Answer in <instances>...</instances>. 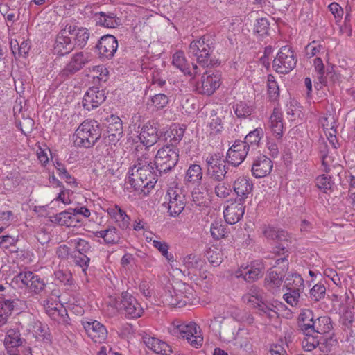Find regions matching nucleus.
I'll return each mask as SVG.
<instances>
[{"label": "nucleus", "instance_id": "603ef678", "mask_svg": "<svg viewBox=\"0 0 355 355\" xmlns=\"http://www.w3.org/2000/svg\"><path fill=\"white\" fill-rule=\"evenodd\" d=\"M209 262L214 267L218 266L223 261V254L218 249L209 248L205 253Z\"/></svg>", "mask_w": 355, "mask_h": 355}, {"label": "nucleus", "instance_id": "2eb2a0df", "mask_svg": "<svg viewBox=\"0 0 355 355\" xmlns=\"http://www.w3.org/2000/svg\"><path fill=\"white\" fill-rule=\"evenodd\" d=\"M249 148L242 141H236L229 148L225 160L232 166H239L245 159L249 152Z\"/></svg>", "mask_w": 355, "mask_h": 355}, {"label": "nucleus", "instance_id": "0eeeda50", "mask_svg": "<svg viewBox=\"0 0 355 355\" xmlns=\"http://www.w3.org/2000/svg\"><path fill=\"white\" fill-rule=\"evenodd\" d=\"M179 160V149L176 146L166 145L159 148L155 157L156 170L160 175L172 170Z\"/></svg>", "mask_w": 355, "mask_h": 355}, {"label": "nucleus", "instance_id": "7ed1b4c3", "mask_svg": "<svg viewBox=\"0 0 355 355\" xmlns=\"http://www.w3.org/2000/svg\"><path fill=\"white\" fill-rule=\"evenodd\" d=\"M108 303L130 319L140 318L144 313V309L137 299L128 292H123L119 297H110Z\"/></svg>", "mask_w": 355, "mask_h": 355}, {"label": "nucleus", "instance_id": "8fccbe9b", "mask_svg": "<svg viewBox=\"0 0 355 355\" xmlns=\"http://www.w3.org/2000/svg\"><path fill=\"white\" fill-rule=\"evenodd\" d=\"M270 22L267 18L258 19L254 24V33L259 37H264L268 35Z\"/></svg>", "mask_w": 355, "mask_h": 355}, {"label": "nucleus", "instance_id": "473e14b6", "mask_svg": "<svg viewBox=\"0 0 355 355\" xmlns=\"http://www.w3.org/2000/svg\"><path fill=\"white\" fill-rule=\"evenodd\" d=\"M96 24L105 28H114L121 24L120 19L112 12H100L96 14Z\"/></svg>", "mask_w": 355, "mask_h": 355}, {"label": "nucleus", "instance_id": "9b49d317", "mask_svg": "<svg viewBox=\"0 0 355 355\" xmlns=\"http://www.w3.org/2000/svg\"><path fill=\"white\" fill-rule=\"evenodd\" d=\"M169 215L173 217L179 216L186 205V196L178 187H170L165 196Z\"/></svg>", "mask_w": 355, "mask_h": 355}, {"label": "nucleus", "instance_id": "a878e982", "mask_svg": "<svg viewBox=\"0 0 355 355\" xmlns=\"http://www.w3.org/2000/svg\"><path fill=\"white\" fill-rule=\"evenodd\" d=\"M253 184L250 179L245 177H239L233 183V189L237 196L236 200L243 202L251 194Z\"/></svg>", "mask_w": 355, "mask_h": 355}, {"label": "nucleus", "instance_id": "e2e57ef3", "mask_svg": "<svg viewBox=\"0 0 355 355\" xmlns=\"http://www.w3.org/2000/svg\"><path fill=\"white\" fill-rule=\"evenodd\" d=\"M326 293V288L323 284H317L310 291V297L315 301L318 302L321 299L324 297Z\"/></svg>", "mask_w": 355, "mask_h": 355}, {"label": "nucleus", "instance_id": "a211bd4d", "mask_svg": "<svg viewBox=\"0 0 355 355\" xmlns=\"http://www.w3.org/2000/svg\"><path fill=\"white\" fill-rule=\"evenodd\" d=\"M106 99L105 92L97 87H89L83 96L82 104L88 111L97 108Z\"/></svg>", "mask_w": 355, "mask_h": 355}, {"label": "nucleus", "instance_id": "20e7f679", "mask_svg": "<svg viewBox=\"0 0 355 355\" xmlns=\"http://www.w3.org/2000/svg\"><path fill=\"white\" fill-rule=\"evenodd\" d=\"M101 137L99 123L94 120L84 121L74 135L75 145L90 148L93 146Z\"/></svg>", "mask_w": 355, "mask_h": 355}, {"label": "nucleus", "instance_id": "c756f323", "mask_svg": "<svg viewBox=\"0 0 355 355\" xmlns=\"http://www.w3.org/2000/svg\"><path fill=\"white\" fill-rule=\"evenodd\" d=\"M183 265L188 270L189 274L196 275L200 272L205 264V261L200 255L190 254L184 257L182 259Z\"/></svg>", "mask_w": 355, "mask_h": 355}, {"label": "nucleus", "instance_id": "ddd939ff", "mask_svg": "<svg viewBox=\"0 0 355 355\" xmlns=\"http://www.w3.org/2000/svg\"><path fill=\"white\" fill-rule=\"evenodd\" d=\"M60 30L56 35L53 45V52L55 54L63 56L70 53L75 48L73 41L68 33V28L64 21L60 24Z\"/></svg>", "mask_w": 355, "mask_h": 355}, {"label": "nucleus", "instance_id": "f704fd0d", "mask_svg": "<svg viewBox=\"0 0 355 355\" xmlns=\"http://www.w3.org/2000/svg\"><path fill=\"white\" fill-rule=\"evenodd\" d=\"M203 175L202 169L199 164H191L187 170L184 181L187 183L199 184Z\"/></svg>", "mask_w": 355, "mask_h": 355}, {"label": "nucleus", "instance_id": "f03ea898", "mask_svg": "<svg viewBox=\"0 0 355 355\" xmlns=\"http://www.w3.org/2000/svg\"><path fill=\"white\" fill-rule=\"evenodd\" d=\"M216 44L214 34L204 35L190 43L188 54L202 67H209L214 64L211 55Z\"/></svg>", "mask_w": 355, "mask_h": 355}, {"label": "nucleus", "instance_id": "0e129e2a", "mask_svg": "<svg viewBox=\"0 0 355 355\" xmlns=\"http://www.w3.org/2000/svg\"><path fill=\"white\" fill-rule=\"evenodd\" d=\"M323 49V46L319 41L313 40L309 43L305 47L306 55L311 58L316 55Z\"/></svg>", "mask_w": 355, "mask_h": 355}, {"label": "nucleus", "instance_id": "49530a36", "mask_svg": "<svg viewBox=\"0 0 355 355\" xmlns=\"http://www.w3.org/2000/svg\"><path fill=\"white\" fill-rule=\"evenodd\" d=\"M303 334L304 338L302 340V346L304 351L311 352L317 347H319L320 340L317 336H313L312 333Z\"/></svg>", "mask_w": 355, "mask_h": 355}, {"label": "nucleus", "instance_id": "cd10ccee", "mask_svg": "<svg viewBox=\"0 0 355 355\" xmlns=\"http://www.w3.org/2000/svg\"><path fill=\"white\" fill-rule=\"evenodd\" d=\"M315 315L309 309H302L297 318V327L302 334L312 333V327L315 322Z\"/></svg>", "mask_w": 355, "mask_h": 355}, {"label": "nucleus", "instance_id": "dca6fc26", "mask_svg": "<svg viewBox=\"0 0 355 355\" xmlns=\"http://www.w3.org/2000/svg\"><path fill=\"white\" fill-rule=\"evenodd\" d=\"M262 233L268 239L284 243L276 247L277 250L275 252L279 253L280 251H284L288 247L289 243H291V235L283 230L277 229L271 226H264L262 228Z\"/></svg>", "mask_w": 355, "mask_h": 355}, {"label": "nucleus", "instance_id": "37998d69", "mask_svg": "<svg viewBox=\"0 0 355 355\" xmlns=\"http://www.w3.org/2000/svg\"><path fill=\"white\" fill-rule=\"evenodd\" d=\"M267 92L270 101H277L279 98V88L275 77L272 75L268 76Z\"/></svg>", "mask_w": 355, "mask_h": 355}, {"label": "nucleus", "instance_id": "774afa93", "mask_svg": "<svg viewBox=\"0 0 355 355\" xmlns=\"http://www.w3.org/2000/svg\"><path fill=\"white\" fill-rule=\"evenodd\" d=\"M151 101H152L153 105L157 109H162L168 104V98L166 94H158L154 95L153 96Z\"/></svg>", "mask_w": 355, "mask_h": 355}, {"label": "nucleus", "instance_id": "f257e3e1", "mask_svg": "<svg viewBox=\"0 0 355 355\" xmlns=\"http://www.w3.org/2000/svg\"><path fill=\"white\" fill-rule=\"evenodd\" d=\"M127 183L139 193L146 194L154 187L157 182L153 167L146 157H139L137 164L128 172Z\"/></svg>", "mask_w": 355, "mask_h": 355}, {"label": "nucleus", "instance_id": "6e6552de", "mask_svg": "<svg viewBox=\"0 0 355 355\" xmlns=\"http://www.w3.org/2000/svg\"><path fill=\"white\" fill-rule=\"evenodd\" d=\"M222 83V75L219 71H206L195 84V91L200 94L211 96Z\"/></svg>", "mask_w": 355, "mask_h": 355}, {"label": "nucleus", "instance_id": "58836bf2", "mask_svg": "<svg viewBox=\"0 0 355 355\" xmlns=\"http://www.w3.org/2000/svg\"><path fill=\"white\" fill-rule=\"evenodd\" d=\"M68 243L73 247L74 250L73 252H76L77 254H87L92 248L89 241L81 238L71 239L68 241Z\"/></svg>", "mask_w": 355, "mask_h": 355}, {"label": "nucleus", "instance_id": "aec40b11", "mask_svg": "<svg viewBox=\"0 0 355 355\" xmlns=\"http://www.w3.org/2000/svg\"><path fill=\"white\" fill-rule=\"evenodd\" d=\"M158 128L153 121H148L141 128L139 139L146 148L155 144L159 139Z\"/></svg>", "mask_w": 355, "mask_h": 355}, {"label": "nucleus", "instance_id": "3c124183", "mask_svg": "<svg viewBox=\"0 0 355 355\" xmlns=\"http://www.w3.org/2000/svg\"><path fill=\"white\" fill-rule=\"evenodd\" d=\"M46 286V283L44 279L35 274L31 283L29 284L28 288L31 292L35 294H40L45 289Z\"/></svg>", "mask_w": 355, "mask_h": 355}, {"label": "nucleus", "instance_id": "09e8293b", "mask_svg": "<svg viewBox=\"0 0 355 355\" xmlns=\"http://www.w3.org/2000/svg\"><path fill=\"white\" fill-rule=\"evenodd\" d=\"M319 340V349L323 353L330 352L338 343L337 339L334 338V334L328 337H321Z\"/></svg>", "mask_w": 355, "mask_h": 355}, {"label": "nucleus", "instance_id": "b1692460", "mask_svg": "<svg viewBox=\"0 0 355 355\" xmlns=\"http://www.w3.org/2000/svg\"><path fill=\"white\" fill-rule=\"evenodd\" d=\"M145 345L151 351L162 355H170L173 351L171 347L166 342L145 334L142 336Z\"/></svg>", "mask_w": 355, "mask_h": 355}, {"label": "nucleus", "instance_id": "f3484780", "mask_svg": "<svg viewBox=\"0 0 355 355\" xmlns=\"http://www.w3.org/2000/svg\"><path fill=\"white\" fill-rule=\"evenodd\" d=\"M68 33L73 37V44L78 48L83 49L85 46L90 36V33L87 28L78 26V24L71 20L64 21Z\"/></svg>", "mask_w": 355, "mask_h": 355}, {"label": "nucleus", "instance_id": "1a4fd4ad", "mask_svg": "<svg viewBox=\"0 0 355 355\" xmlns=\"http://www.w3.org/2000/svg\"><path fill=\"white\" fill-rule=\"evenodd\" d=\"M288 269V261L286 257L278 259L272 268H270L265 277V286L269 291H275L279 288L283 282L285 272Z\"/></svg>", "mask_w": 355, "mask_h": 355}, {"label": "nucleus", "instance_id": "79ce46f5", "mask_svg": "<svg viewBox=\"0 0 355 355\" xmlns=\"http://www.w3.org/2000/svg\"><path fill=\"white\" fill-rule=\"evenodd\" d=\"M34 275L35 273L31 271H22L13 277L12 282L19 288H28Z\"/></svg>", "mask_w": 355, "mask_h": 355}, {"label": "nucleus", "instance_id": "a19ab883", "mask_svg": "<svg viewBox=\"0 0 355 355\" xmlns=\"http://www.w3.org/2000/svg\"><path fill=\"white\" fill-rule=\"evenodd\" d=\"M317 187L325 193L332 192L334 182L331 180V177L327 174L319 175L315 179Z\"/></svg>", "mask_w": 355, "mask_h": 355}, {"label": "nucleus", "instance_id": "5701e85b", "mask_svg": "<svg viewBox=\"0 0 355 355\" xmlns=\"http://www.w3.org/2000/svg\"><path fill=\"white\" fill-rule=\"evenodd\" d=\"M272 167V162L270 158L265 155H260L253 161L251 172L256 178H261L269 175Z\"/></svg>", "mask_w": 355, "mask_h": 355}, {"label": "nucleus", "instance_id": "c9c22d12", "mask_svg": "<svg viewBox=\"0 0 355 355\" xmlns=\"http://www.w3.org/2000/svg\"><path fill=\"white\" fill-rule=\"evenodd\" d=\"M172 64L180 69L185 75L191 76V71L189 67L184 53L182 51L175 52L172 57Z\"/></svg>", "mask_w": 355, "mask_h": 355}, {"label": "nucleus", "instance_id": "69168bd1", "mask_svg": "<svg viewBox=\"0 0 355 355\" xmlns=\"http://www.w3.org/2000/svg\"><path fill=\"white\" fill-rule=\"evenodd\" d=\"M55 279L64 285H71L72 284V275L69 271L58 270L55 273Z\"/></svg>", "mask_w": 355, "mask_h": 355}, {"label": "nucleus", "instance_id": "9d476101", "mask_svg": "<svg viewBox=\"0 0 355 355\" xmlns=\"http://www.w3.org/2000/svg\"><path fill=\"white\" fill-rule=\"evenodd\" d=\"M297 58L292 48L289 46L282 47L273 60L272 67L280 73H288L297 64Z\"/></svg>", "mask_w": 355, "mask_h": 355}, {"label": "nucleus", "instance_id": "ea45409f", "mask_svg": "<svg viewBox=\"0 0 355 355\" xmlns=\"http://www.w3.org/2000/svg\"><path fill=\"white\" fill-rule=\"evenodd\" d=\"M287 290L293 288L297 291H303L304 289V279L300 275L292 273L288 275L286 279Z\"/></svg>", "mask_w": 355, "mask_h": 355}, {"label": "nucleus", "instance_id": "7c9ffc66", "mask_svg": "<svg viewBox=\"0 0 355 355\" xmlns=\"http://www.w3.org/2000/svg\"><path fill=\"white\" fill-rule=\"evenodd\" d=\"M270 128L273 135L280 139L283 135L284 123L282 112L278 107H274L272 113L270 116Z\"/></svg>", "mask_w": 355, "mask_h": 355}, {"label": "nucleus", "instance_id": "e433bc0d", "mask_svg": "<svg viewBox=\"0 0 355 355\" xmlns=\"http://www.w3.org/2000/svg\"><path fill=\"white\" fill-rule=\"evenodd\" d=\"M185 132V128L180 126L179 125L174 124L171 126L167 136L169 138L171 146H175L182 140Z\"/></svg>", "mask_w": 355, "mask_h": 355}, {"label": "nucleus", "instance_id": "de8ad7c7", "mask_svg": "<svg viewBox=\"0 0 355 355\" xmlns=\"http://www.w3.org/2000/svg\"><path fill=\"white\" fill-rule=\"evenodd\" d=\"M71 260L73 264L81 268L82 272L87 274V270L90 263V258L87 254H77L76 252H73Z\"/></svg>", "mask_w": 355, "mask_h": 355}, {"label": "nucleus", "instance_id": "412c9836", "mask_svg": "<svg viewBox=\"0 0 355 355\" xmlns=\"http://www.w3.org/2000/svg\"><path fill=\"white\" fill-rule=\"evenodd\" d=\"M83 327L87 336L95 343H101L107 336L105 327L97 320L85 321L83 322Z\"/></svg>", "mask_w": 355, "mask_h": 355}, {"label": "nucleus", "instance_id": "423d86ee", "mask_svg": "<svg viewBox=\"0 0 355 355\" xmlns=\"http://www.w3.org/2000/svg\"><path fill=\"white\" fill-rule=\"evenodd\" d=\"M222 153H209L205 158V175L213 182H223L227 173L228 166Z\"/></svg>", "mask_w": 355, "mask_h": 355}, {"label": "nucleus", "instance_id": "4468645a", "mask_svg": "<svg viewBox=\"0 0 355 355\" xmlns=\"http://www.w3.org/2000/svg\"><path fill=\"white\" fill-rule=\"evenodd\" d=\"M264 266L261 261H254L250 264L241 266L235 271L236 278H243L247 282H253L259 279L263 273Z\"/></svg>", "mask_w": 355, "mask_h": 355}, {"label": "nucleus", "instance_id": "2f4dec72", "mask_svg": "<svg viewBox=\"0 0 355 355\" xmlns=\"http://www.w3.org/2000/svg\"><path fill=\"white\" fill-rule=\"evenodd\" d=\"M96 237L102 238L104 242L108 245H116L121 243V233L114 226H110L106 230L94 232Z\"/></svg>", "mask_w": 355, "mask_h": 355}, {"label": "nucleus", "instance_id": "f8f14e48", "mask_svg": "<svg viewBox=\"0 0 355 355\" xmlns=\"http://www.w3.org/2000/svg\"><path fill=\"white\" fill-rule=\"evenodd\" d=\"M92 60L89 53L80 51L73 54L64 69L59 73L60 78L65 80L83 69Z\"/></svg>", "mask_w": 355, "mask_h": 355}, {"label": "nucleus", "instance_id": "bb28decb", "mask_svg": "<svg viewBox=\"0 0 355 355\" xmlns=\"http://www.w3.org/2000/svg\"><path fill=\"white\" fill-rule=\"evenodd\" d=\"M51 221L67 227H76L81 222L71 208L51 216Z\"/></svg>", "mask_w": 355, "mask_h": 355}, {"label": "nucleus", "instance_id": "72a5a7b5", "mask_svg": "<svg viewBox=\"0 0 355 355\" xmlns=\"http://www.w3.org/2000/svg\"><path fill=\"white\" fill-rule=\"evenodd\" d=\"M333 329L331 319L327 315L319 316L315 318L312 327V333L320 334H329Z\"/></svg>", "mask_w": 355, "mask_h": 355}, {"label": "nucleus", "instance_id": "052dcab7", "mask_svg": "<svg viewBox=\"0 0 355 355\" xmlns=\"http://www.w3.org/2000/svg\"><path fill=\"white\" fill-rule=\"evenodd\" d=\"M313 66L315 68V71L317 72L318 79L320 83L322 85H325V69L322 59L319 57L315 58L313 60Z\"/></svg>", "mask_w": 355, "mask_h": 355}, {"label": "nucleus", "instance_id": "393cba45", "mask_svg": "<svg viewBox=\"0 0 355 355\" xmlns=\"http://www.w3.org/2000/svg\"><path fill=\"white\" fill-rule=\"evenodd\" d=\"M245 206L242 202L236 200L227 205L223 211L225 221L233 225L239 222L245 213Z\"/></svg>", "mask_w": 355, "mask_h": 355}, {"label": "nucleus", "instance_id": "6ab92c4d", "mask_svg": "<svg viewBox=\"0 0 355 355\" xmlns=\"http://www.w3.org/2000/svg\"><path fill=\"white\" fill-rule=\"evenodd\" d=\"M96 48L101 58L111 59L116 52L118 48V41L116 38L112 35H106L100 39Z\"/></svg>", "mask_w": 355, "mask_h": 355}, {"label": "nucleus", "instance_id": "338daca9", "mask_svg": "<svg viewBox=\"0 0 355 355\" xmlns=\"http://www.w3.org/2000/svg\"><path fill=\"white\" fill-rule=\"evenodd\" d=\"M114 220L121 230H127L130 226V218L123 209Z\"/></svg>", "mask_w": 355, "mask_h": 355}, {"label": "nucleus", "instance_id": "a18cd8bd", "mask_svg": "<svg viewBox=\"0 0 355 355\" xmlns=\"http://www.w3.org/2000/svg\"><path fill=\"white\" fill-rule=\"evenodd\" d=\"M90 72L93 74L92 77L95 83H105L107 80L108 70L103 65L93 66L89 68Z\"/></svg>", "mask_w": 355, "mask_h": 355}, {"label": "nucleus", "instance_id": "5fc2aeb1", "mask_svg": "<svg viewBox=\"0 0 355 355\" xmlns=\"http://www.w3.org/2000/svg\"><path fill=\"white\" fill-rule=\"evenodd\" d=\"M235 114L239 118H246L252 114L253 109L245 102H240L234 106Z\"/></svg>", "mask_w": 355, "mask_h": 355}, {"label": "nucleus", "instance_id": "4d7b16f0", "mask_svg": "<svg viewBox=\"0 0 355 355\" xmlns=\"http://www.w3.org/2000/svg\"><path fill=\"white\" fill-rule=\"evenodd\" d=\"M111 123L107 125V133H119L123 135V125L121 120L116 116H110Z\"/></svg>", "mask_w": 355, "mask_h": 355}, {"label": "nucleus", "instance_id": "4be33fe9", "mask_svg": "<svg viewBox=\"0 0 355 355\" xmlns=\"http://www.w3.org/2000/svg\"><path fill=\"white\" fill-rule=\"evenodd\" d=\"M161 298L164 304L170 306L182 307L187 303V297L171 286L164 289Z\"/></svg>", "mask_w": 355, "mask_h": 355}, {"label": "nucleus", "instance_id": "13d9d810", "mask_svg": "<svg viewBox=\"0 0 355 355\" xmlns=\"http://www.w3.org/2000/svg\"><path fill=\"white\" fill-rule=\"evenodd\" d=\"M257 309L260 315H266L269 318H273L277 315V313L275 311V306L272 304H267L263 300Z\"/></svg>", "mask_w": 355, "mask_h": 355}, {"label": "nucleus", "instance_id": "6e6d98bb", "mask_svg": "<svg viewBox=\"0 0 355 355\" xmlns=\"http://www.w3.org/2000/svg\"><path fill=\"white\" fill-rule=\"evenodd\" d=\"M218 183L214 187V193L220 199H225L228 198L232 192L230 187L223 182H217Z\"/></svg>", "mask_w": 355, "mask_h": 355}, {"label": "nucleus", "instance_id": "864d4df0", "mask_svg": "<svg viewBox=\"0 0 355 355\" xmlns=\"http://www.w3.org/2000/svg\"><path fill=\"white\" fill-rule=\"evenodd\" d=\"M153 246L157 249L168 261H174L173 255L168 251L169 245L166 242L159 240H153Z\"/></svg>", "mask_w": 355, "mask_h": 355}, {"label": "nucleus", "instance_id": "680f3d73", "mask_svg": "<svg viewBox=\"0 0 355 355\" xmlns=\"http://www.w3.org/2000/svg\"><path fill=\"white\" fill-rule=\"evenodd\" d=\"M19 300H4L0 302V311H2L4 315L10 316L12 311L15 310Z\"/></svg>", "mask_w": 355, "mask_h": 355}, {"label": "nucleus", "instance_id": "39448f33", "mask_svg": "<svg viewBox=\"0 0 355 355\" xmlns=\"http://www.w3.org/2000/svg\"><path fill=\"white\" fill-rule=\"evenodd\" d=\"M171 335L182 338L194 348H199L203 344V337L201 335L200 327L193 322L189 323L173 324L169 328Z\"/></svg>", "mask_w": 355, "mask_h": 355}, {"label": "nucleus", "instance_id": "c03bdc74", "mask_svg": "<svg viewBox=\"0 0 355 355\" xmlns=\"http://www.w3.org/2000/svg\"><path fill=\"white\" fill-rule=\"evenodd\" d=\"M263 130L261 128H257L245 136V141H242V143H245L249 149L250 146H258L260 140L263 137Z\"/></svg>", "mask_w": 355, "mask_h": 355}, {"label": "nucleus", "instance_id": "c85d7f7f", "mask_svg": "<svg viewBox=\"0 0 355 355\" xmlns=\"http://www.w3.org/2000/svg\"><path fill=\"white\" fill-rule=\"evenodd\" d=\"M24 340L21 338L20 334L15 329H10L6 336L4 344L9 355L17 354V347L22 345Z\"/></svg>", "mask_w": 355, "mask_h": 355}, {"label": "nucleus", "instance_id": "4c0bfd02", "mask_svg": "<svg viewBox=\"0 0 355 355\" xmlns=\"http://www.w3.org/2000/svg\"><path fill=\"white\" fill-rule=\"evenodd\" d=\"M322 170L326 173H329L335 170L338 173L342 169L340 164L335 162L334 157L328 153H324L321 155Z\"/></svg>", "mask_w": 355, "mask_h": 355}, {"label": "nucleus", "instance_id": "bf43d9fd", "mask_svg": "<svg viewBox=\"0 0 355 355\" xmlns=\"http://www.w3.org/2000/svg\"><path fill=\"white\" fill-rule=\"evenodd\" d=\"M287 293L284 294V300L291 306H297L300 297V293L302 291H297V290H294L293 288H291V290H287Z\"/></svg>", "mask_w": 355, "mask_h": 355}]
</instances>
